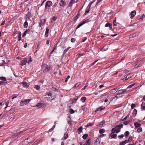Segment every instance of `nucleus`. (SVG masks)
Masks as SVG:
<instances>
[{"label": "nucleus", "mask_w": 145, "mask_h": 145, "mask_svg": "<svg viewBox=\"0 0 145 145\" xmlns=\"http://www.w3.org/2000/svg\"><path fill=\"white\" fill-rule=\"evenodd\" d=\"M41 67V71L44 72L48 71L50 69V67L46 64L42 65Z\"/></svg>", "instance_id": "obj_1"}, {"label": "nucleus", "mask_w": 145, "mask_h": 145, "mask_svg": "<svg viewBox=\"0 0 145 145\" xmlns=\"http://www.w3.org/2000/svg\"><path fill=\"white\" fill-rule=\"evenodd\" d=\"M30 99H24L21 101L20 103V106H23L25 105L28 104L31 101Z\"/></svg>", "instance_id": "obj_2"}, {"label": "nucleus", "mask_w": 145, "mask_h": 145, "mask_svg": "<svg viewBox=\"0 0 145 145\" xmlns=\"http://www.w3.org/2000/svg\"><path fill=\"white\" fill-rule=\"evenodd\" d=\"M123 125L122 123H120L118 125H116L115 128H116V133H118L120 131V129L123 127Z\"/></svg>", "instance_id": "obj_3"}, {"label": "nucleus", "mask_w": 145, "mask_h": 145, "mask_svg": "<svg viewBox=\"0 0 145 145\" xmlns=\"http://www.w3.org/2000/svg\"><path fill=\"white\" fill-rule=\"evenodd\" d=\"M90 21L89 19H86L82 23H81L80 24H78L77 26L76 29H77L79 27H80L81 26L83 25L84 24L88 23Z\"/></svg>", "instance_id": "obj_4"}, {"label": "nucleus", "mask_w": 145, "mask_h": 145, "mask_svg": "<svg viewBox=\"0 0 145 145\" xmlns=\"http://www.w3.org/2000/svg\"><path fill=\"white\" fill-rule=\"evenodd\" d=\"M52 5V2L50 1H47L46 4L45 6V9H48V7H51Z\"/></svg>", "instance_id": "obj_5"}, {"label": "nucleus", "mask_w": 145, "mask_h": 145, "mask_svg": "<svg viewBox=\"0 0 145 145\" xmlns=\"http://www.w3.org/2000/svg\"><path fill=\"white\" fill-rule=\"evenodd\" d=\"M133 76L132 74L129 73L127 74L126 76L125 77V80H127L129 78H131Z\"/></svg>", "instance_id": "obj_6"}, {"label": "nucleus", "mask_w": 145, "mask_h": 145, "mask_svg": "<svg viewBox=\"0 0 145 145\" xmlns=\"http://www.w3.org/2000/svg\"><path fill=\"white\" fill-rule=\"evenodd\" d=\"M31 15V13L30 12H28V13L26 14V21H28Z\"/></svg>", "instance_id": "obj_7"}, {"label": "nucleus", "mask_w": 145, "mask_h": 145, "mask_svg": "<svg viewBox=\"0 0 145 145\" xmlns=\"http://www.w3.org/2000/svg\"><path fill=\"white\" fill-rule=\"evenodd\" d=\"M136 12L135 10L132 11L131 14L130 15H131V18H132L136 15Z\"/></svg>", "instance_id": "obj_8"}, {"label": "nucleus", "mask_w": 145, "mask_h": 145, "mask_svg": "<svg viewBox=\"0 0 145 145\" xmlns=\"http://www.w3.org/2000/svg\"><path fill=\"white\" fill-rule=\"evenodd\" d=\"M105 27H109L110 29H111L112 28V24H111L110 23H107L105 25Z\"/></svg>", "instance_id": "obj_9"}, {"label": "nucleus", "mask_w": 145, "mask_h": 145, "mask_svg": "<svg viewBox=\"0 0 145 145\" xmlns=\"http://www.w3.org/2000/svg\"><path fill=\"white\" fill-rule=\"evenodd\" d=\"M116 91L115 89H112L109 92V93L110 95L114 94L116 93Z\"/></svg>", "instance_id": "obj_10"}, {"label": "nucleus", "mask_w": 145, "mask_h": 145, "mask_svg": "<svg viewBox=\"0 0 145 145\" xmlns=\"http://www.w3.org/2000/svg\"><path fill=\"white\" fill-rule=\"evenodd\" d=\"M68 137V134L67 133H64V137L61 139L62 140H63L67 139Z\"/></svg>", "instance_id": "obj_11"}, {"label": "nucleus", "mask_w": 145, "mask_h": 145, "mask_svg": "<svg viewBox=\"0 0 145 145\" xmlns=\"http://www.w3.org/2000/svg\"><path fill=\"white\" fill-rule=\"evenodd\" d=\"M127 91V90L126 89H124L123 90H120L118 91V92L119 94H120L121 93H123Z\"/></svg>", "instance_id": "obj_12"}, {"label": "nucleus", "mask_w": 145, "mask_h": 145, "mask_svg": "<svg viewBox=\"0 0 145 145\" xmlns=\"http://www.w3.org/2000/svg\"><path fill=\"white\" fill-rule=\"evenodd\" d=\"M134 125L136 128L140 127L141 126V124L137 122L135 123Z\"/></svg>", "instance_id": "obj_13"}, {"label": "nucleus", "mask_w": 145, "mask_h": 145, "mask_svg": "<svg viewBox=\"0 0 145 145\" xmlns=\"http://www.w3.org/2000/svg\"><path fill=\"white\" fill-rule=\"evenodd\" d=\"M71 48V47H68L66 49H65L64 51L63 54V56H64V55H66V52H67V51H68V50Z\"/></svg>", "instance_id": "obj_14"}, {"label": "nucleus", "mask_w": 145, "mask_h": 145, "mask_svg": "<svg viewBox=\"0 0 145 145\" xmlns=\"http://www.w3.org/2000/svg\"><path fill=\"white\" fill-rule=\"evenodd\" d=\"M66 5V3L64 1L61 0L60 3V5L61 6L64 7Z\"/></svg>", "instance_id": "obj_15"}, {"label": "nucleus", "mask_w": 145, "mask_h": 145, "mask_svg": "<svg viewBox=\"0 0 145 145\" xmlns=\"http://www.w3.org/2000/svg\"><path fill=\"white\" fill-rule=\"evenodd\" d=\"M18 41H20L21 40V33L20 31H19L18 32Z\"/></svg>", "instance_id": "obj_16"}, {"label": "nucleus", "mask_w": 145, "mask_h": 145, "mask_svg": "<svg viewBox=\"0 0 145 145\" xmlns=\"http://www.w3.org/2000/svg\"><path fill=\"white\" fill-rule=\"evenodd\" d=\"M92 3H89V8H88V9H87L85 11V13H88L89 12V11L90 10V7H91V4Z\"/></svg>", "instance_id": "obj_17"}, {"label": "nucleus", "mask_w": 145, "mask_h": 145, "mask_svg": "<svg viewBox=\"0 0 145 145\" xmlns=\"http://www.w3.org/2000/svg\"><path fill=\"white\" fill-rule=\"evenodd\" d=\"M27 61L26 60L22 61L20 63V64L22 65H25L27 63Z\"/></svg>", "instance_id": "obj_18"}, {"label": "nucleus", "mask_w": 145, "mask_h": 145, "mask_svg": "<svg viewBox=\"0 0 145 145\" xmlns=\"http://www.w3.org/2000/svg\"><path fill=\"white\" fill-rule=\"evenodd\" d=\"M86 97H82L81 99H80V101L83 103H84L86 100Z\"/></svg>", "instance_id": "obj_19"}, {"label": "nucleus", "mask_w": 145, "mask_h": 145, "mask_svg": "<svg viewBox=\"0 0 145 145\" xmlns=\"http://www.w3.org/2000/svg\"><path fill=\"white\" fill-rule=\"evenodd\" d=\"M49 29L47 27L46 28V32H45V36L46 37H48V33L49 32Z\"/></svg>", "instance_id": "obj_20"}, {"label": "nucleus", "mask_w": 145, "mask_h": 145, "mask_svg": "<svg viewBox=\"0 0 145 145\" xmlns=\"http://www.w3.org/2000/svg\"><path fill=\"white\" fill-rule=\"evenodd\" d=\"M83 129V127L82 126H81L80 127H79L78 129V133L80 134V133H81L82 132Z\"/></svg>", "instance_id": "obj_21"}, {"label": "nucleus", "mask_w": 145, "mask_h": 145, "mask_svg": "<svg viewBox=\"0 0 145 145\" xmlns=\"http://www.w3.org/2000/svg\"><path fill=\"white\" fill-rule=\"evenodd\" d=\"M110 136H111L112 138H114L116 137L117 135L116 134H112V133H110Z\"/></svg>", "instance_id": "obj_22"}, {"label": "nucleus", "mask_w": 145, "mask_h": 145, "mask_svg": "<svg viewBox=\"0 0 145 145\" xmlns=\"http://www.w3.org/2000/svg\"><path fill=\"white\" fill-rule=\"evenodd\" d=\"M105 132V130L103 129H100L99 130V133L100 134H102Z\"/></svg>", "instance_id": "obj_23"}, {"label": "nucleus", "mask_w": 145, "mask_h": 145, "mask_svg": "<svg viewBox=\"0 0 145 145\" xmlns=\"http://www.w3.org/2000/svg\"><path fill=\"white\" fill-rule=\"evenodd\" d=\"M127 141L125 140L124 141L121 142L120 143V145H124L125 144L127 143Z\"/></svg>", "instance_id": "obj_24"}, {"label": "nucleus", "mask_w": 145, "mask_h": 145, "mask_svg": "<svg viewBox=\"0 0 145 145\" xmlns=\"http://www.w3.org/2000/svg\"><path fill=\"white\" fill-rule=\"evenodd\" d=\"M137 110L135 109L134 110L133 112V115L134 116H135L137 114Z\"/></svg>", "instance_id": "obj_25"}, {"label": "nucleus", "mask_w": 145, "mask_h": 145, "mask_svg": "<svg viewBox=\"0 0 145 145\" xmlns=\"http://www.w3.org/2000/svg\"><path fill=\"white\" fill-rule=\"evenodd\" d=\"M105 121L103 120L99 124V127L103 125L105 123Z\"/></svg>", "instance_id": "obj_26"}, {"label": "nucleus", "mask_w": 145, "mask_h": 145, "mask_svg": "<svg viewBox=\"0 0 145 145\" xmlns=\"http://www.w3.org/2000/svg\"><path fill=\"white\" fill-rule=\"evenodd\" d=\"M24 28H26L28 26V22L27 21H25L24 25Z\"/></svg>", "instance_id": "obj_27"}, {"label": "nucleus", "mask_w": 145, "mask_h": 145, "mask_svg": "<svg viewBox=\"0 0 145 145\" xmlns=\"http://www.w3.org/2000/svg\"><path fill=\"white\" fill-rule=\"evenodd\" d=\"M42 103H38L37 104V105L35 106L38 107L39 108H40L42 106Z\"/></svg>", "instance_id": "obj_28"}, {"label": "nucleus", "mask_w": 145, "mask_h": 145, "mask_svg": "<svg viewBox=\"0 0 145 145\" xmlns=\"http://www.w3.org/2000/svg\"><path fill=\"white\" fill-rule=\"evenodd\" d=\"M88 135L87 134H84L82 138L83 139H86V138H87V137H88Z\"/></svg>", "instance_id": "obj_29"}, {"label": "nucleus", "mask_w": 145, "mask_h": 145, "mask_svg": "<svg viewBox=\"0 0 145 145\" xmlns=\"http://www.w3.org/2000/svg\"><path fill=\"white\" fill-rule=\"evenodd\" d=\"M141 106L143 110H145V103H143L141 105Z\"/></svg>", "instance_id": "obj_30"}, {"label": "nucleus", "mask_w": 145, "mask_h": 145, "mask_svg": "<svg viewBox=\"0 0 145 145\" xmlns=\"http://www.w3.org/2000/svg\"><path fill=\"white\" fill-rule=\"evenodd\" d=\"M9 103V101L8 100L7 101H6L5 102V104L6 105V106L5 107V108H7V107H8V105Z\"/></svg>", "instance_id": "obj_31"}, {"label": "nucleus", "mask_w": 145, "mask_h": 145, "mask_svg": "<svg viewBox=\"0 0 145 145\" xmlns=\"http://www.w3.org/2000/svg\"><path fill=\"white\" fill-rule=\"evenodd\" d=\"M0 79L2 80L5 81L6 80V78L4 76H1L0 77Z\"/></svg>", "instance_id": "obj_32"}, {"label": "nucleus", "mask_w": 145, "mask_h": 145, "mask_svg": "<svg viewBox=\"0 0 145 145\" xmlns=\"http://www.w3.org/2000/svg\"><path fill=\"white\" fill-rule=\"evenodd\" d=\"M15 116V115H11L10 116V120L11 121H12L13 120Z\"/></svg>", "instance_id": "obj_33"}, {"label": "nucleus", "mask_w": 145, "mask_h": 145, "mask_svg": "<svg viewBox=\"0 0 145 145\" xmlns=\"http://www.w3.org/2000/svg\"><path fill=\"white\" fill-rule=\"evenodd\" d=\"M119 95V94H117L116 96L114 97L113 99L117 100L118 98H119L120 97V96H118Z\"/></svg>", "instance_id": "obj_34"}, {"label": "nucleus", "mask_w": 145, "mask_h": 145, "mask_svg": "<svg viewBox=\"0 0 145 145\" xmlns=\"http://www.w3.org/2000/svg\"><path fill=\"white\" fill-rule=\"evenodd\" d=\"M45 22H46L45 20L44 19L43 20H41V21L40 23H41V24H42V25H44L45 23Z\"/></svg>", "instance_id": "obj_35"}, {"label": "nucleus", "mask_w": 145, "mask_h": 145, "mask_svg": "<svg viewBox=\"0 0 145 145\" xmlns=\"http://www.w3.org/2000/svg\"><path fill=\"white\" fill-rule=\"evenodd\" d=\"M116 128H113L112 129L111 132L112 133H114L115 132H116V129H115Z\"/></svg>", "instance_id": "obj_36"}, {"label": "nucleus", "mask_w": 145, "mask_h": 145, "mask_svg": "<svg viewBox=\"0 0 145 145\" xmlns=\"http://www.w3.org/2000/svg\"><path fill=\"white\" fill-rule=\"evenodd\" d=\"M6 83L7 82H5L0 81V85H3L6 84Z\"/></svg>", "instance_id": "obj_37"}, {"label": "nucleus", "mask_w": 145, "mask_h": 145, "mask_svg": "<svg viewBox=\"0 0 145 145\" xmlns=\"http://www.w3.org/2000/svg\"><path fill=\"white\" fill-rule=\"evenodd\" d=\"M105 108V107H104V108H102V107H100L99 108L97 109L96 111H95V112H96V111H97L99 110H100V111L104 109Z\"/></svg>", "instance_id": "obj_38"}, {"label": "nucleus", "mask_w": 145, "mask_h": 145, "mask_svg": "<svg viewBox=\"0 0 145 145\" xmlns=\"http://www.w3.org/2000/svg\"><path fill=\"white\" fill-rule=\"evenodd\" d=\"M142 131V129L141 127H139L138 128L137 130V131L138 132L140 133Z\"/></svg>", "instance_id": "obj_39"}, {"label": "nucleus", "mask_w": 145, "mask_h": 145, "mask_svg": "<svg viewBox=\"0 0 145 145\" xmlns=\"http://www.w3.org/2000/svg\"><path fill=\"white\" fill-rule=\"evenodd\" d=\"M145 18V15L144 14H143L142 15V17H141V18H140L139 19L140 20H141V22H142V20L143 19V18Z\"/></svg>", "instance_id": "obj_40"}, {"label": "nucleus", "mask_w": 145, "mask_h": 145, "mask_svg": "<svg viewBox=\"0 0 145 145\" xmlns=\"http://www.w3.org/2000/svg\"><path fill=\"white\" fill-rule=\"evenodd\" d=\"M129 134V132L128 131H126L124 133L125 136V137H127L128 136Z\"/></svg>", "instance_id": "obj_41"}, {"label": "nucleus", "mask_w": 145, "mask_h": 145, "mask_svg": "<svg viewBox=\"0 0 145 145\" xmlns=\"http://www.w3.org/2000/svg\"><path fill=\"white\" fill-rule=\"evenodd\" d=\"M35 88L36 89L39 90L40 88V87L39 86L36 85L35 86Z\"/></svg>", "instance_id": "obj_42"}, {"label": "nucleus", "mask_w": 145, "mask_h": 145, "mask_svg": "<svg viewBox=\"0 0 145 145\" xmlns=\"http://www.w3.org/2000/svg\"><path fill=\"white\" fill-rule=\"evenodd\" d=\"M56 50V45L54 46V49L52 50V51L50 53V54H52L53 52H54L55 50Z\"/></svg>", "instance_id": "obj_43"}, {"label": "nucleus", "mask_w": 145, "mask_h": 145, "mask_svg": "<svg viewBox=\"0 0 145 145\" xmlns=\"http://www.w3.org/2000/svg\"><path fill=\"white\" fill-rule=\"evenodd\" d=\"M136 105L134 104H132L131 105V108L132 109H133L135 107H136Z\"/></svg>", "instance_id": "obj_44"}, {"label": "nucleus", "mask_w": 145, "mask_h": 145, "mask_svg": "<svg viewBox=\"0 0 145 145\" xmlns=\"http://www.w3.org/2000/svg\"><path fill=\"white\" fill-rule=\"evenodd\" d=\"M86 145H90V142L89 139L85 143Z\"/></svg>", "instance_id": "obj_45"}, {"label": "nucleus", "mask_w": 145, "mask_h": 145, "mask_svg": "<svg viewBox=\"0 0 145 145\" xmlns=\"http://www.w3.org/2000/svg\"><path fill=\"white\" fill-rule=\"evenodd\" d=\"M29 138H27V139H25V140H24V141H23V142H22V143H23V142H25V144H28L29 143V142H28V141H27V140H28L29 139Z\"/></svg>", "instance_id": "obj_46"}, {"label": "nucleus", "mask_w": 145, "mask_h": 145, "mask_svg": "<svg viewBox=\"0 0 145 145\" xmlns=\"http://www.w3.org/2000/svg\"><path fill=\"white\" fill-rule=\"evenodd\" d=\"M23 86L24 87H27V84L26 82H24L23 83Z\"/></svg>", "instance_id": "obj_47"}, {"label": "nucleus", "mask_w": 145, "mask_h": 145, "mask_svg": "<svg viewBox=\"0 0 145 145\" xmlns=\"http://www.w3.org/2000/svg\"><path fill=\"white\" fill-rule=\"evenodd\" d=\"M70 112L71 114H72L74 113V111L72 109H70Z\"/></svg>", "instance_id": "obj_48"}, {"label": "nucleus", "mask_w": 145, "mask_h": 145, "mask_svg": "<svg viewBox=\"0 0 145 145\" xmlns=\"http://www.w3.org/2000/svg\"><path fill=\"white\" fill-rule=\"evenodd\" d=\"M132 140V138L131 137H130L128 140H126L127 141V143L128 142H131Z\"/></svg>", "instance_id": "obj_49"}, {"label": "nucleus", "mask_w": 145, "mask_h": 145, "mask_svg": "<svg viewBox=\"0 0 145 145\" xmlns=\"http://www.w3.org/2000/svg\"><path fill=\"white\" fill-rule=\"evenodd\" d=\"M108 48V47H106V46H105L103 47L102 49L104 51L106 50Z\"/></svg>", "instance_id": "obj_50"}, {"label": "nucleus", "mask_w": 145, "mask_h": 145, "mask_svg": "<svg viewBox=\"0 0 145 145\" xmlns=\"http://www.w3.org/2000/svg\"><path fill=\"white\" fill-rule=\"evenodd\" d=\"M70 78V76H69V75H68L67 76V77L66 78V79H65V82H67V81H68V79H69V78Z\"/></svg>", "instance_id": "obj_51"}, {"label": "nucleus", "mask_w": 145, "mask_h": 145, "mask_svg": "<svg viewBox=\"0 0 145 145\" xmlns=\"http://www.w3.org/2000/svg\"><path fill=\"white\" fill-rule=\"evenodd\" d=\"M80 84V83H77L74 85V87L76 88V87H78V86H79Z\"/></svg>", "instance_id": "obj_52"}, {"label": "nucleus", "mask_w": 145, "mask_h": 145, "mask_svg": "<svg viewBox=\"0 0 145 145\" xmlns=\"http://www.w3.org/2000/svg\"><path fill=\"white\" fill-rule=\"evenodd\" d=\"M124 137V135L123 134L121 135L118 136V138H122Z\"/></svg>", "instance_id": "obj_53"}, {"label": "nucleus", "mask_w": 145, "mask_h": 145, "mask_svg": "<svg viewBox=\"0 0 145 145\" xmlns=\"http://www.w3.org/2000/svg\"><path fill=\"white\" fill-rule=\"evenodd\" d=\"M57 19V18L55 16H54L52 18V21H55Z\"/></svg>", "instance_id": "obj_54"}, {"label": "nucleus", "mask_w": 145, "mask_h": 145, "mask_svg": "<svg viewBox=\"0 0 145 145\" xmlns=\"http://www.w3.org/2000/svg\"><path fill=\"white\" fill-rule=\"evenodd\" d=\"M75 40V39L74 38H72L71 39V42H74Z\"/></svg>", "instance_id": "obj_55"}, {"label": "nucleus", "mask_w": 145, "mask_h": 145, "mask_svg": "<svg viewBox=\"0 0 145 145\" xmlns=\"http://www.w3.org/2000/svg\"><path fill=\"white\" fill-rule=\"evenodd\" d=\"M100 60L99 59H97V60L95 61L93 63L91 64V65H94L97 61H98V60Z\"/></svg>", "instance_id": "obj_56"}, {"label": "nucleus", "mask_w": 145, "mask_h": 145, "mask_svg": "<svg viewBox=\"0 0 145 145\" xmlns=\"http://www.w3.org/2000/svg\"><path fill=\"white\" fill-rule=\"evenodd\" d=\"M129 121H125L124 123L123 124H124L125 125H127L129 124Z\"/></svg>", "instance_id": "obj_57"}, {"label": "nucleus", "mask_w": 145, "mask_h": 145, "mask_svg": "<svg viewBox=\"0 0 145 145\" xmlns=\"http://www.w3.org/2000/svg\"><path fill=\"white\" fill-rule=\"evenodd\" d=\"M52 92H50L48 95L49 96H50L52 97Z\"/></svg>", "instance_id": "obj_58"}, {"label": "nucleus", "mask_w": 145, "mask_h": 145, "mask_svg": "<svg viewBox=\"0 0 145 145\" xmlns=\"http://www.w3.org/2000/svg\"><path fill=\"white\" fill-rule=\"evenodd\" d=\"M92 125V124L91 123H88L87 124V125L86 126V127H88L89 126H91Z\"/></svg>", "instance_id": "obj_59"}, {"label": "nucleus", "mask_w": 145, "mask_h": 145, "mask_svg": "<svg viewBox=\"0 0 145 145\" xmlns=\"http://www.w3.org/2000/svg\"><path fill=\"white\" fill-rule=\"evenodd\" d=\"M106 135L104 134H102L101 135H100L99 136V137L101 138H102L104 137H105V136Z\"/></svg>", "instance_id": "obj_60"}, {"label": "nucleus", "mask_w": 145, "mask_h": 145, "mask_svg": "<svg viewBox=\"0 0 145 145\" xmlns=\"http://www.w3.org/2000/svg\"><path fill=\"white\" fill-rule=\"evenodd\" d=\"M141 66V65H138L137 64L135 65V67L136 68H137L139 67H140Z\"/></svg>", "instance_id": "obj_61"}, {"label": "nucleus", "mask_w": 145, "mask_h": 145, "mask_svg": "<svg viewBox=\"0 0 145 145\" xmlns=\"http://www.w3.org/2000/svg\"><path fill=\"white\" fill-rule=\"evenodd\" d=\"M78 99V97H77V98L74 99H73L72 100V101H73V102H74L75 101V103Z\"/></svg>", "instance_id": "obj_62"}, {"label": "nucleus", "mask_w": 145, "mask_h": 145, "mask_svg": "<svg viewBox=\"0 0 145 145\" xmlns=\"http://www.w3.org/2000/svg\"><path fill=\"white\" fill-rule=\"evenodd\" d=\"M113 25L114 26H116V20H114L113 23Z\"/></svg>", "instance_id": "obj_63"}, {"label": "nucleus", "mask_w": 145, "mask_h": 145, "mask_svg": "<svg viewBox=\"0 0 145 145\" xmlns=\"http://www.w3.org/2000/svg\"><path fill=\"white\" fill-rule=\"evenodd\" d=\"M30 31V30L29 29H27L25 31V32H26V33H29Z\"/></svg>", "instance_id": "obj_64"}]
</instances>
